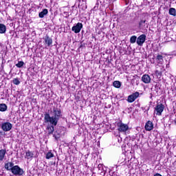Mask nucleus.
Instances as JSON below:
<instances>
[{"label":"nucleus","mask_w":176,"mask_h":176,"mask_svg":"<svg viewBox=\"0 0 176 176\" xmlns=\"http://www.w3.org/2000/svg\"><path fill=\"white\" fill-rule=\"evenodd\" d=\"M168 14H170V16H176V10L174 8H170L168 11Z\"/></svg>","instance_id":"nucleus-20"},{"label":"nucleus","mask_w":176,"mask_h":176,"mask_svg":"<svg viewBox=\"0 0 176 176\" xmlns=\"http://www.w3.org/2000/svg\"><path fill=\"white\" fill-rule=\"evenodd\" d=\"M148 23H146V20L141 19L139 22L140 30H146L148 28Z\"/></svg>","instance_id":"nucleus-10"},{"label":"nucleus","mask_w":176,"mask_h":176,"mask_svg":"<svg viewBox=\"0 0 176 176\" xmlns=\"http://www.w3.org/2000/svg\"><path fill=\"white\" fill-rule=\"evenodd\" d=\"M12 173L14 175L21 176L24 174V170L20 166L15 165L12 168Z\"/></svg>","instance_id":"nucleus-3"},{"label":"nucleus","mask_w":176,"mask_h":176,"mask_svg":"<svg viewBox=\"0 0 176 176\" xmlns=\"http://www.w3.org/2000/svg\"><path fill=\"white\" fill-rule=\"evenodd\" d=\"M118 142H120V140H118Z\"/></svg>","instance_id":"nucleus-30"},{"label":"nucleus","mask_w":176,"mask_h":176,"mask_svg":"<svg viewBox=\"0 0 176 176\" xmlns=\"http://www.w3.org/2000/svg\"><path fill=\"white\" fill-rule=\"evenodd\" d=\"M12 83H14V85H16V86H19V85H20V80H19V78H14L12 80Z\"/></svg>","instance_id":"nucleus-25"},{"label":"nucleus","mask_w":176,"mask_h":176,"mask_svg":"<svg viewBox=\"0 0 176 176\" xmlns=\"http://www.w3.org/2000/svg\"><path fill=\"white\" fill-rule=\"evenodd\" d=\"M13 129V124L9 122H3L1 124V129L3 131H5L6 133L8 131H10Z\"/></svg>","instance_id":"nucleus-5"},{"label":"nucleus","mask_w":176,"mask_h":176,"mask_svg":"<svg viewBox=\"0 0 176 176\" xmlns=\"http://www.w3.org/2000/svg\"><path fill=\"white\" fill-rule=\"evenodd\" d=\"M25 159L28 160H32V159H34V153H32V151H28L25 153Z\"/></svg>","instance_id":"nucleus-13"},{"label":"nucleus","mask_w":176,"mask_h":176,"mask_svg":"<svg viewBox=\"0 0 176 176\" xmlns=\"http://www.w3.org/2000/svg\"><path fill=\"white\" fill-rule=\"evenodd\" d=\"M155 74L160 76V75H162V73H161L159 70H156V71H155Z\"/></svg>","instance_id":"nucleus-28"},{"label":"nucleus","mask_w":176,"mask_h":176,"mask_svg":"<svg viewBox=\"0 0 176 176\" xmlns=\"http://www.w3.org/2000/svg\"><path fill=\"white\" fill-rule=\"evenodd\" d=\"M5 168L8 170V171H12V168H13V163L12 162H8L5 164Z\"/></svg>","instance_id":"nucleus-19"},{"label":"nucleus","mask_w":176,"mask_h":176,"mask_svg":"<svg viewBox=\"0 0 176 176\" xmlns=\"http://www.w3.org/2000/svg\"><path fill=\"white\" fill-rule=\"evenodd\" d=\"M6 32V25L0 22V34H5Z\"/></svg>","instance_id":"nucleus-18"},{"label":"nucleus","mask_w":176,"mask_h":176,"mask_svg":"<svg viewBox=\"0 0 176 176\" xmlns=\"http://www.w3.org/2000/svg\"><path fill=\"white\" fill-rule=\"evenodd\" d=\"M43 43L45 45V49H49V47H50V46H52L53 45V39H52V38H50L48 35H46L44 38H43Z\"/></svg>","instance_id":"nucleus-4"},{"label":"nucleus","mask_w":176,"mask_h":176,"mask_svg":"<svg viewBox=\"0 0 176 176\" xmlns=\"http://www.w3.org/2000/svg\"><path fill=\"white\" fill-rule=\"evenodd\" d=\"M118 131L120 133H124V134H130V128L127 124H124L122 122H119L118 124Z\"/></svg>","instance_id":"nucleus-2"},{"label":"nucleus","mask_w":176,"mask_h":176,"mask_svg":"<svg viewBox=\"0 0 176 176\" xmlns=\"http://www.w3.org/2000/svg\"><path fill=\"white\" fill-rule=\"evenodd\" d=\"M144 128L146 131H151L153 130V122H152V121H148L146 123Z\"/></svg>","instance_id":"nucleus-12"},{"label":"nucleus","mask_w":176,"mask_h":176,"mask_svg":"<svg viewBox=\"0 0 176 176\" xmlns=\"http://www.w3.org/2000/svg\"><path fill=\"white\" fill-rule=\"evenodd\" d=\"M6 111H8V105H6L5 103H1L0 112H6Z\"/></svg>","instance_id":"nucleus-16"},{"label":"nucleus","mask_w":176,"mask_h":176,"mask_svg":"<svg viewBox=\"0 0 176 176\" xmlns=\"http://www.w3.org/2000/svg\"><path fill=\"white\" fill-rule=\"evenodd\" d=\"M137 37L136 36H132L130 38V42L131 43H135L137 42Z\"/></svg>","instance_id":"nucleus-24"},{"label":"nucleus","mask_w":176,"mask_h":176,"mask_svg":"<svg viewBox=\"0 0 176 176\" xmlns=\"http://www.w3.org/2000/svg\"><path fill=\"white\" fill-rule=\"evenodd\" d=\"M142 82H143V83H151V80H152V79L151 78V76L148 75V74H144L142 76Z\"/></svg>","instance_id":"nucleus-11"},{"label":"nucleus","mask_w":176,"mask_h":176,"mask_svg":"<svg viewBox=\"0 0 176 176\" xmlns=\"http://www.w3.org/2000/svg\"><path fill=\"white\" fill-rule=\"evenodd\" d=\"M1 68H3V65H1Z\"/></svg>","instance_id":"nucleus-29"},{"label":"nucleus","mask_w":176,"mask_h":176,"mask_svg":"<svg viewBox=\"0 0 176 176\" xmlns=\"http://www.w3.org/2000/svg\"><path fill=\"white\" fill-rule=\"evenodd\" d=\"M3 64V60L2 61V65Z\"/></svg>","instance_id":"nucleus-31"},{"label":"nucleus","mask_w":176,"mask_h":176,"mask_svg":"<svg viewBox=\"0 0 176 176\" xmlns=\"http://www.w3.org/2000/svg\"><path fill=\"white\" fill-rule=\"evenodd\" d=\"M60 117L61 109L57 107H54L53 109L50 111V114H45V123H50L47 126V130L49 135L53 134L54 132V126H57V123H58V120H60Z\"/></svg>","instance_id":"nucleus-1"},{"label":"nucleus","mask_w":176,"mask_h":176,"mask_svg":"<svg viewBox=\"0 0 176 176\" xmlns=\"http://www.w3.org/2000/svg\"><path fill=\"white\" fill-rule=\"evenodd\" d=\"M113 85L114 86V87L119 89L122 86V84L120 83V81H114L113 82Z\"/></svg>","instance_id":"nucleus-22"},{"label":"nucleus","mask_w":176,"mask_h":176,"mask_svg":"<svg viewBox=\"0 0 176 176\" xmlns=\"http://www.w3.org/2000/svg\"><path fill=\"white\" fill-rule=\"evenodd\" d=\"M5 156H6V149H1L0 150V162H2V160L5 159Z\"/></svg>","instance_id":"nucleus-14"},{"label":"nucleus","mask_w":176,"mask_h":176,"mask_svg":"<svg viewBox=\"0 0 176 176\" xmlns=\"http://www.w3.org/2000/svg\"><path fill=\"white\" fill-rule=\"evenodd\" d=\"M145 41H146V35L141 34L139 36L136 40V43L138 46H142L144 43H145Z\"/></svg>","instance_id":"nucleus-8"},{"label":"nucleus","mask_w":176,"mask_h":176,"mask_svg":"<svg viewBox=\"0 0 176 176\" xmlns=\"http://www.w3.org/2000/svg\"><path fill=\"white\" fill-rule=\"evenodd\" d=\"M52 157H54V154H53V153H52V151H49L48 153H47L46 155H45V159H52Z\"/></svg>","instance_id":"nucleus-21"},{"label":"nucleus","mask_w":176,"mask_h":176,"mask_svg":"<svg viewBox=\"0 0 176 176\" xmlns=\"http://www.w3.org/2000/svg\"><path fill=\"white\" fill-rule=\"evenodd\" d=\"M47 13H49V11H47V9H44L43 10V11L39 12L38 17H40V19H43V17H45V16H46Z\"/></svg>","instance_id":"nucleus-15"},{"label":"nucleus","mask_w":176,"mask_h":176,"mask_svg":"<svg viewBox=\"0 0 176 176\" xmlns=\"http://www.w3.org/2000/svg\"><path fill=\"white\" fill-rule=\"evenodd\" d=\"M164 111V105H163L162 104H157L155 108V113L157 116H161Z\"/></svg>","instance_id":"nucleus-7"},{"label":"nucleus","mask_w":176,"mask_h":176,"mask_svg":"<svg viewBox=\"0 0 176 176\" xmlns=\"http://www.w3.org/2000/svg\"><path fill=\"white\" fill-rule=\"evenodd\" d=\"M139 96L140 92L136 91L128 96L127 101L128 102H134V101H135V100H137V98H138Z\"/></svg>","instance_id":"nucleus-9"},{"label":"nucleus","mask_w":176,"mask_h":176,"mask_svg":"<svg viewBox=\"0 0 176 176\" xmlns=\"http://www.w3.org/2000/svg\"><path fill=\"white\" fill-rule=\"evenodd\" d=\"M24 62L23 61H18V63L15 65L17 68H23L24 67Z\"/></svg>","instance_id":"nucleus-23"},{"label":"nucleus","mask_w":176,"mask_h":176,"mask_svg":"<svg viewBox=\"0 0 176 176\" xmlns=\"http://www.w3.org/2000/svg\"><path fill=\"white\" fill-rule=\"evenodd\" d=\"M53 137L55 138V140H58V138H60V134H58V133H57V134H56V133H54V135H53Z\"/></svg>","instance_id":"nucleus-26"},{"label":"nucleus","mask_w":176,"mask_h":176,"mask_svg":"<svg viewBox=\"0 0 176 176\" xmlns=\"http://www.w3.org/2000/svg\"><path fill=\"white\" fill-rule=\"evenodd\" d=\"M156 61L158 64H163V56L162 54H158L156 57Z\"/></svg>","instance_id":"nucleus-17"},{"label":"nucleus","mask_w":176,"mask_h":176,"mask_svg":"<svg viewBox=\"0 0 176 176\" xmlns=\"http://www.w3.org/2000/svg\"><path fill=\"white\" fill-rule=\"evenodd\" d=\"M82 28H83V24L82 23H78L74 25V26L72 28V31L74 32V34H79L80 31L82 30Z\"/></svg>","instance_id":"nucleus-6"},{"label":"nucleus","mask_w":176,"mask_h":176,"mask_svg":"<svg viewBox=\"0 0 176 176\" xmlns=\"http://www.w3.org/2000/svg\"><path fill=\"white\" fill-rule=\"evenodd\" d=\"M99 170H101L102 171V170H104V165L100 164L98 166Z\"/></svg>","instance_id":"nucleus-27"}]
</instances>
